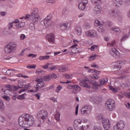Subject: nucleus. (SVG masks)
I'll use <instances>...</instances> for the list:
<instances>
[{"instance_id": "1", "label": "nucleus", "mask_w": 130, "mask_h": 130, "mask_svg": "<svg viewBox=\"0 0 130 130\" xmlns=\"http://www.w3.org/2000/svg\"><path fill=\"white\" fill-rule=\"evenodd\" d=\"M100 84H98L96 81H92L90 82L89 80H83L80 83V85L82 87H85V88H88L90 89L91 88V85H92V87L94 90H97L99 87H101L102 85H104L106 83V80H101Z\"/></svg>"}, {"instance_id": "2", "label": "nucleus", "mask_w": 130, "mask_h": 130, "mask_svg": "<svg viewBox=\"0 0 130 130\" xmlns=\"http://www.w3.org/2000/svg\"><path fill=\"white\" fill-rule=\"evenodd\" d=\"M17 48V44L14 43H10L5 48V51L7 54H11L15 52Z\"/></svg>"}, {"instance_id": "3", "label": "nucleus", "mask_w": 130, "mask_h": 130, "mask_svg": "<svg viewBox=\"0 0 130 130\" xmlns=\"http://www.w3.org/2000/svg\"><path fill=\"white\" fill-rule=\"evenodd\" d=\"M29 119H30V115L28 114H26L24 115V116H21L18 119L19 125L22 127H25V126H24L25 121L27 122V121H29Z\"/></svg>"}, {"instance_id": "4", "label": "nucleus", "mask_w": 130, "mask_h": 130, "mask_svg": "<svg viewBox=\"0 0 130 130\" xmlns=\"http://www.w3.org/2000/svg\"><path fill=\"white\" fill-rule=\"evenodd\" d=\"M37 117L39 119H42V120H45L47 117H48V112L44 110H40L37 113Z\"/></svg>"}, {"instance_id": "5", "label": "nucleus", "mask_w": 130, "mask_h": 130, "mask_svg": "<svg viewBox=\"0 0 130 130\" xmlns=\"http://www.w3.org/2000/svg\"><path fill=\"white\" fill-rule=\"evenodd\" d=\"M81 115H90L92 111V107L89 105H86L81 109Z\"/></svg>"}, {"instance_id": "6", "label": "nucleus", "mask_w": 130, "mask_h": 130, "mask_svg": "<svg viewBox=\"0 0 130 130\" xmlns=\"http://www.w3.org/2000/svg\"><path fill=\"white\" fill-rule=\"evenodd\" d=\"M106 107L109 111H112L115 108V101L112 99H109L106 102Z\"/></svg>"}, {"instance_id": "7", "label": "nucleus", "mask_w": 130, "mask_h": 130, "mask_svg": "<svg viewBox=\"0 0 130 130\" xmlns=\"http://www.w3.org/2000/svg\"><path fill=\"white\" fill-rule=\"evenodd\" d=\"M31 22L32 23H36L38 22L40 16H39V13L38 11V9L36 8L31 13Z\"/></svg>"}, {"instance_id": "8", "label": "nucleus", "mask_w": 130, "mask_h": 130, "mask_svg": "<svg viewBox=\"0 0 130 130\" xmlns=\"http://www.w3.org/2000/svg\"><path fill=\"white\" fill-rule=\"evenodd\" d=\"M124 127H125V122L123 120H120L117 122L113 128L114 130H123Z\"/></svg>"}, {"instance_id": "9", "label": "nucleus", "mask_w": 130, "mask_h": 130, "mask_svg": "<svg viewBox=\"0 0 130 130\" xmlns=\"http://www.w3.org/2000/svg\"><path fill=\"white\" fill-rule=\"evenodd\" d=\"M110 54L112 56L115 57V58H119L120 57V53L115 48H112L110 51Z\"/></svg>"}, {"instance_id": "10", "label": "nucleus", "mask_w": 130, "mask_h": 130, "mask_svg": "<svg viewBox=\"0 0 130 130\" xmlns=\"http://www.w3.org/2000/svg\"><path fill=\"white\" fill-rule=\"evenodd\" d=\"M102 123L104 128L105 130H108L110 128V121L109 119L104 118L102 120Z\"/></svg>"}, {"instance_id": "11", "label": "nucleus", "mask_w": 130, "mask_h": 130, "mask_svg": "<svg viewBox=\"0 0 130 130\" xmlns=\"http://www.w3.org/2000/svg\"><path fill=\"white\" fill-rule=\"evenodd\" d=\"M95 26H97L98 25L99 26H101L100 27L98 28V31L100 32H103L105 30L104 28H103V27H102L103 25H104V22L103 21H100L98 20H96L95 21Z\"/></svg>"}, {"instance_id": "12", "label": "nucleus", "mask_w": 130, "mask_h": 130, "mask_svg": "<svg viewBox=\"0 0 130 130\" xmlns=\"http://www.w3.org/2000/svg\"><path fill=\"white\" fill-rule=\"evenodd\" d=\"M97 33L95 31V30L91 29L90 30H88L85 32V35L88 37H90L91 38H94L96 37Z\"/></svg>"}, {"instance_id": "13", "label": "nucleus", "mask_w": 130, "mask_h": 130, "mask_svg": "<svg viewBox=\"0 0 130 130\" xmlns=\"http://www.w3.org/2000/svg\"><path fill=\"white\" fill-rule=\"evenodd\" d=\"M91 101H92L94 104H100L102 102V99L98 96L93 97L91 98Z\"/></svg>"}, {"instance_id": "14", "label": "nucleus", "mask_w": 130, "mask_h": 130, "mask_svg": "<svg viewBox=\"0 0 130 130\" xmlns=\"http://www.w3.org/2000/svg\"><path fill=\"white\" fill-rule=\"evenodd\" d=\"M113 3L116 8H120L121 6L123 5V1L122 0H113Z\"/></svg>"}, {"instance_id": "15", "label": "nucleus", "mask_w": 130, "mask_h": 130, "mask_svg": "<svg viewBox=\"0 0 130 130\" xmlns=\"http://www.w3.org/2000/svg\"><path fill=\"white\" fill-rule=\"evenodd\" d=\"M46 38L49 42H51L52 43L54 42V35L53 34H50L47 35Z\"/></svg>"}, {"instance_id": "16", "label": "nucleus", "mask_w": 130, "mask_h": 130, "mask_svg": "<svg viewBox=\"0 0 130 130\" xmlns=\"http://www.w3.org/2000/svg\"><path fill=\"white\" fill-rule=\"evenodd\" d=\"M70 23L69 22H66L60 24V29L61 30H66L70 27Z\"/></svg>"}, {"instance_id": "17", "label": "nucleus", "mask_w": 130, "mask_h": 130, "mask_svg": "<svg viewBox=\"0 0 130 130\" xmlns=\"http://www.w3.org/2000/svg\"><path fill=\"white\" fill-rule=\"evenodd\" d=\"M88 127H89L88 125H86V126L82 125L80 127H79V126H77L76 124L74 125V128L75 130H86L88 128Z\"/></svg>"}, {"instance_id": "18", "label": "nucleus", "mask_w": 130, "mask_h": 130, "mask_svg": "<svg viewBox=\"0 0 130 130\" xmlns=\"http://www.w3.org/2000/svg\"><path fill=\"white\" fill-rule=\"evenodd\" d=\"M101 12V6L100 5H96L93 9V13L97 15L98 14H100Z\"/></svg>"}, {"instance_id": "19", "label": "nucleus", "mask_w": 130, "mask_h": 130, "mask_svg": "<svg viewBox=\"0 0 130 130\" xmlns=\"http://www.w3.org/2000/svg\"><path fill=\"white\" fill-rule=\"evenodd\" d=\"M41 23L42 25H44V26L47 28V27H49V26H50V23H51V22L44 19Z\"/></svg>"}, {"instance_id": "20", "label": "nucleus", "mask_w": 130, "mask_h": 130, "mask_svg": "<svg viewBox=\"0 0 130 130\" xmlns=\"http://www.w3.org/2000/svg\"><path fill=\"white\" fill-rule=\"evenodd\" d=\"M44 87V82H40L38 83L36 86L35 87V89L36 91H38L39 89H41V88H43Z\"/></svg>"}, {"instance_id": "21", "label": "nucleus", "mask_w": 130, "mask_h": 130, "mask_svg": "<svg viewBox=\"0 0 130 130\" xmlns=\"http://www.w3.org/2000/svg\"><path fill=\"white\" fill-rule=\"evenodd\" d=\"M76 46H78V44H75L72 46H71L69 49V51H71L72 53H76L75 50L78 49V48H76Z\"/></svg>"}, {"instance_id": "22", "label": "nucleus", "mask_w": 130, "mask_h": 130, "mask_svg": "<svg viewBox=\"0 0 130 130\" xmlns=\"http://www.w3.org/2000/svg\"><path fill=\"white\" fill-rule=\"evenodd\" d=\"M6 75L8 76H11L12 74L13 75H15L16 74V70L13 69V70H8L6 72Z\"/></svg>"}, {"instance_id": "23", "label": "nucleus", "mask_w": 130, "mask_h": 130, "mask_svg": "<svg viewBox=\"0 0 130 130\" xmlns=\"http://www.w3.org/2000/svg\"><path fill=\"white\" fill-rule=\"evenodd\" d=\"M75 31L76 34L78 36H80V35L82 34V28L81 27V26H78L77 27H76L75 29Z\"/></svg>"}, {"instance_id": "24", "label": "nucleus", "mask_w": 130, "mask_h": 130, "mask_svg": "<svg viewBox=\"0 0 130 130\" xmlns=\"http://www.w3.org/2000/svg\"><path fill=\"white\" fill-rule=\"evenodd\" d=\"M100 73L101 72L100 71H96L95 74L92 75V76H91L92 79H93L94 80H98V79L99 78L98 75H99Z\"/></svg>"}, {"instance_id": "25", "label": "nucleus", "mask_w": 130, "mask_h": 130, "mask_svg": "<svg viewBox=\"0 0 130 130\" xmlns=\"http://www.w3.org/2000/svg\"><path fill=\"white\" fill-rule=\"evenodd\" d=\"M78 7L80 11H83V10H85V9H86V5L80 2L79 4Z\"/></svg>"}, {"instance_id": "26", "label": "nucleus", "mask_w": 130, "mask_h": 130, "mask_svg": "<svg viewBox=\"0 0 130 130\" xmlns=\"http://www.w3.org/2000/svg\"><path fill=\"white\" fill-rule=\"evenodd\" d=\"M54 116L57 121H59V120H60V113L59 112H56V114H55Z\"/></svg>"}, {"instance_id": "27", "label": "nucleus", "mask_w": 130, "mask_h": 130, "mask_svg": "<svg viewBox=\"0 0 130 130\" xmlns=\"http://www.w3.org/2000/svg\"><path fill=\"white\" fill-rule=\"evenodd\" d=\"M49 58H50V56L49 55H48V56H40L39 57V59H40V60H44V59L45 60H47V59H49Z\"/></svg>"}, {"instance_id": "28", "label": "nucleus", "mask_w": 130, "mask_h": 130, "mask_svg": "<svg viewBox=\"0 0 130 130\" xmlns=\"http://www.w3.org/2000/svg\"><path fill=\"white\" fill-rule=\"evenodd\" d=\"M69 70V68L68 67H61L59 69V72L60 73H64L67 72Z\"/></svg>"}, {"instance_id": "29", "label": "nucleus", "mask_w": 130, "mask_h": 130, "mask_svg": "<svg viewBox=\"0 0 130 130\" xmlns=\"http://www.w3.org/2000/svg\"><path fill=\"white\" fill-rule=\"evenodd\" d=\"M27 94L26 93H23L21 95H20L19 96H17V99H19V100H24V99H26L25 98V96H26Z\"/></svg>"}, {"instance_id": "30", "label": "nucleus", "mask_w": 130, "mask_h": 130, "mask_svg": "<svg viewBox=\"0 0 130 130\" xmlns=\"http://www.w3.org/2000/svg\"><path fill=\"white\" fill-rule=\"evenodd\" d=\"M25 20H28V21H31L32 22V16L31 15L26 14L24 16Z\"/></svg>"}, {"instance_id": "31", "label": "nucleus", "mask_w": 130, "mask_h": 130, "mask_svg": "<svg viewBox=\"0 0 130 130\" xmlns=\"http://www.w3.org/2000/svg\"><path fill=\"white\" fill-rule=\"evenodd\" d=\"M35 123V121L34 120L29 119L28 121H27V124L29 125V126H32L33 124Z\"/></svg>"}, {"instance_id": "32", "label": "nucleus", "mask_w": 130, "mask_h": 130, "mask_svg": "<svg viewBox=\"0 0 130 130\" xmlns=\"http://www.w3.org/2000/svg\"><path fill=\"white\" fill-rule=\"evenodd\" d=\"M111 30L112 31H114L115 32H116L117 33H120V29L118 27L116 28H111Z\"/></svg>"}, {"instance_id": "33", "label": "nucleus", "mask_w": 130, "mask_h": 130, "mask_svg": "<svg viewBox=\"0 0 130 130\" xmlns=\"http://www.w3.org/2000/svg\"><path fill=\"white\" fill-rule=\"evenodd\" d=\"M118 19L120 22H121V20H122V18H123V15L121 14V13H120L117 15Z\"/></svg>"}, {"instance_id": "34", "label": "nucleus", "mask_w": 130, "mask_h": 130, "mask_svg": "<svg viewBox=\"0 0 130 130\" xmlns=\"http://www.w3.org/2000/svg\"><path fill=\"white\" fill-rule=\"evenodd\" d=\"M110 89L113 92V93H117L118 89L117 88H114L113 86H110Z\"/></svg>"}, {"instance_id": "35", "label": "nucleus", "mask_w": 130, "mask_h": 130, "mask_svg": "<svg viewBox=\"0 0 130 130\" xmlns=\"http://www.w3.org/2000/svg\"><path fill=\"white\" fill-rule=\"evenodd\" d=\"M109 15L111 17H115V11L114 10H110L109 12Z\"/></svg>"}, {"instance_id": "36", "label": "nucleus", "mask_w": 130, "mask_h": 130, "mask_svg": "<svg viewBox=\"0 0 130 130\" xmlns=\"http://www.w3.org/2000/svg\"><path fill=\"white\" fill-rule=\"evenodd\" d=\"M29 29L30 30H31V31H34L35 30V25H34V23H30L29 24Z\"/></svg>"}, {"instance_id": "37", "label": "nucleus", "mask_w": 130, "mask_h": 130, "mask_svg": "<svg viewBox=\"0 0 130 130\" xmlns=\"http://www.w3.org/2000/svg\"><path fill=\"white\" fill-rule=\"evenodd\" d=\"M51 79L50 76L48 75V76H45L44 78V81L46 82H48Z\"/></svg>"}, {"instance_id": "38", "label": "nucleus", "mask_w": 130, "mask_h": 130, "mask_svg": "<svg viewBox=\"0 0 130 130\" xmlns=\"http://www.w3.org/2000/svg\"><path fill=\"white\" fill-rule=\"evenodd\" d=\"M91 3L94 5L101 3V0H91Z\"/></svg>"}, {"instance_id": "39", "label": "nucleus", "mask_w": 130, "mask_h": 130, "mask_svg": "<svg viewBox=\"0 0 130 130\" xmlns=\"http://www.w3.org/2000/svg\"><path fill=\"white\" fill-rule=\"evenodd\" d=\"M83 27L84 29H89V28H91V25L89 24V23H85Z\"/></svg>"}, {"instance_id": "40", "label": "nucleus", "mask_w": 130, "mask_h": 130, "mask_svg": "<svg viewBox=\"0 0 130 130\" xmlns=\"http://www.w3.org/2000/svg\"><path fill=\"white\" fill-rule=\"evenodd\" d=\"M115 45V41H113L112 43H108V47H112V46H114Z\"/></svg>"}, {"instance_id": "41", "label": "nucleus", "mask_w": 130, "mask_h": 130, "mask_svg": "<svg viewBox=\"0 0 130 130\" xmlns=\"http://www.w3.org/2000/svg\"><path fill=\"white\" fill-rule=\"evenodd\" d=\"M49 69L51 71H55V70H57V67L55 66H49Z\"/></svg>"}, {"instance_id": "42", "label": "nucleus", "mask_w": 130, "mask_h": 130, "mask_svg": "<svg viewBox=\"0 0 130 130\" xmlns=\"http://www.w3.org/2000/svg\"><path fill=\"white\" fill-rule=\"evenodd\" d=\"M25 85L23 84V83L21 82L18 84V88L19 89H24Z\"/></svg>"}, {"instance_id": "43", "label": "nucleus", "mask_w": 130, "mask_h": 130, "mask_svg": "<svg viewBox=\"0 0 130 130\" xmlns=\"http://www.w3.org/2000/svg\"><path fill=\"white\" fill-rule=\"evenodd\" d=\"M127 38H128V36H127V35H124L122 36V37L121 39V41H124L125 40H126V39H127Z\"/></svg>"}, {"instance_id": "44", "label": "nucleus", "mask_w": 130, "mask_h": 130, "mask_svg": "<svg viewBox=\"0 0 130 130\" xmlns=\"http://www.w3.org/2000/svg\"><path fill=\"white\" fill-rule=\"evenodd\" d=\"M52 63H48L47 64H46L45 66H43V68L45 69H49V67H50V66H52Z\"/></svg>"}, {"instance_id": "45", "label": "nucleus", "mask_w": 130, "mask_h": 130, "mask_svg": "<svg viewBox=\"0 0 130 130\" xmlns=\"http://www.w3.org/2000/svg\"><path fill=\"white\" fill-rule=\"evenodd\" d=\"M95 48H98V46L96 45H92L89 49H90V50H92V51H94V50Z\"/></svg>"}, {"instance_id": "46", "label": "nucleus", "mask_w": 130, "mask_h": 130, "mask_svg": "<svg viewBox=\"0 0 130 130\" xmlns=\"http://www.w3.org/2000/svg\"><path fill=\"white\" fill-rule=\"evenodd\" d=\"M96 58V55L94 54L91 55L89 58V60L91 61V60H94V59H95Z\"/></svg>"}, {"instance_id": "47", "label": "nucleus", "mask_w": 130, "mask_h": 130, "mask_svg": "<svg viewBox=\"0 0 130 130\" xmlns=\"http://www.w3.org/2000/svg\"><path fill=\"white\" fill-rule=\"evenodd\" d=\"M3 99H5V100H6V101H10L11 100V98L9 96L5 95L2 97Z\"/></svg>"}, {"instance_id": "48", "label": "nucleus", "mask_w": 130, "mask_h": 130, "mask_svg": "<svg viewBox=\"0 0 130 130\" xmlns=\"http://www.w3.org/2000/svg\"><path fill=\"white\" fill-rule=\"evenodd\" d=\"M61 89H62L61 86H60V85H58L57 86L56 89L55 90L56 93H59V91H60Z\"/></svg>"}, {"instance_id": "49", "label": "nucleus", "mask_w": 130, "mask_h": 130, "mask_svg": "<svg viewBox=\"0 0 130 130\" xmlns=\"http://www.w3.org/2000/svg\"><path fill=\"white\" fill-rule=\"evenodd\" d=\"M30 87H31V85L30 84H27L24 85V89H25V91H27V90H28V89H29Z\"/></svg>"}, {"instance_id": "50", "label": "nucleus", "mask_w": 130, "mask_h": 130, "mask_svg": "<svg viewBox=\"0 0 130 130\" xmlns=\"http://www.w3.org/2000/svg\"><path fill=\"white\" fill-rule=\"evenodd\" d=\"M26 38V36L24 34H21L20 36V40H24Z\"/></svg>"}, {"instance_id": "51", "label": "nucleus", "mask_w": 130, "mask_h": 130, "mask_svg": "<svg viewBox=\"0 0 130 130\" xmlns=\"http://www.w3.org/2000/svg\"><path fill=\"white\" fill-rule=\"evenodd\" d=\"M20 28H21V26H20V24H17L15 25V29L17 31H18V30H19V29H20Z\"/></svg>"}, {"instance_id": "52", "label": "nucleus", "mask_w": 130, "mask_h": 130, "mask_svg": "<svg viewBox=\"0 0 130 130\" xmlns=\"http://www.w3.org/2000/svg\"><path fill=\"white\" fill-rule=\"evenodd\" d=\"M36 82H37L38 83H43V79H42V78L37 79L36 80Z\"/></svg>"}, {"instance_id": "53", "label": "nucleus", "mask_w": 130, "mask_h": 130, "mask_svg": "<svg viewBox=\"0 0 130 130\" xmlns=\"http://www.w3.org/2000/svg\"><path fill=\"white\" fill-rule=\"evenodd\" d=\"M79 110V105H76L75 110V115H78V111Z\"/></svg>"}, {"instance_id": "54", "label": "nucleus", "mask_w": 130, "mask_h": 130, "mask_svg": "<svg viewBox=\"0 0 130 130\" xmlns=\"http://www.w3.org/2000/svg\"><path fill=\"white\" fill-rule=\"evenodd\" d=\"M13 22H10L8 25V27H9V29H12V28H13Z\"/></svg>"}, {"instance_id": "55", "label": "nucleus", "mask_w": 130, "mask_h": 130, "mask_svg": "<svg viewBox=\"0 0 130 130\" xmlns=\"http://www.w3.org/2000/svg\"><path fill=\"white\" fill-rule=\"evenodd\" d=\"M127 76L125 75L122 76L121 77L117 78V79H120V80H124V79L126 78Z\"/></svg>"}, {"instance_id": "56", "label": "nucleus", "mask_w": 130, "mask_h": 130, "mask_svg": "<svg viewBox=\"0 0 130 130\" xmlns=\"http://www.w3.org/2000/svg\"><path fill=\"white\" fill-rule=\"evenodd\" d=\"M125 96L126 97H127V98H128L129 99H130V90H129V91L128 92H125Z\"/></svg>"}, {"instance_id": "57", "label": "nucleus", "mask_w": 130, "mask_h": 130, "mask_svg": "<svg viewBox=\"0 0 130 130\" xmlns=\"http://www.w3.org/2000/svg\"><path fill=\"white\" fill-rule=\"evenodd\" d=\"M27 69H36V65L27 66Z\"/></svg>"}, {"instance_id": "58", "label": "nucleus", "mask_w": 130, "mask_h": 130, "mask_svg": "<svg viewBox=\"0 0 130 130\" xmlns=\"http://www.w3.org/2000/svg\"><path fill=\"white\" fill-rule=\"evenodd\" d=\"M4 106V102L0 100V109H2V108H3Z\"/></svg>"}, {"instance_id": "59", "label": "nucleus", "mask_w": 130, "mask_h": 130, "mask_svg": "<svg viewBox=\"0 0 130 130\" xmlns=\"http://www.w3.org/2000/svg\"><path fill=\"white\" fill-rule=\"evenodd\" d=\"M56 78H57V76H56V75L55 74H51V79H56Z\"/></svg>"}, {"instance_id": "60", "label": "nucleus", "mask_w": 130, "mask_h": 130, "mask_svg": "<svg viewBox=\"0 0 130 130\" xmlns=\"http://www.w3.org/2000/svg\"><path fill=\"white\" fill-rule=\"evenodd\" d=\"M103 128L102 127L99 126V127H96V126H94V129L95 130H102Z\"/></svg>"}, {"instance_id": "61", "label": "nucleus", "mask_w": 130, "mask_h": 130, "mask_svg": "<svg viewBox=\"0 0 130 130\" xmlns=\"http://www.w3.org/2000/svg\"><path fill=\"white\" fill-rule=\"evenodd\" d=\"M114 69L115 71H119V70H120V68H119V66H114Z\"/></svg>"}, {"instance_id": "62", "label": "nucleus", "mask_w": 130, "mask_h": 130, "mask_svg": "<svg viewBox=\"0 0 130 130\" xmlns=\"http://www.w3.org/2000/svg\"><path fill=\"white\" fill-rule=\"evenodd\" d=\"M91 67H92V68H95L96 69L100 68V67H99V66H97V64H96L95 63H93L92 64H91Z\"/></svg>"}, {"instance_id": "63", "label": "nucleus", "mask_w": 130, "mask_h": 130, "mask_svg": "<svg viewBox=\"0 0 130 130\" xmlns=\"http://www.w3.org/2000/svg\"><path fill=\"white\" fill-rule=\"evenodd\" d=\"M80 3H81V4H83V5H85L86 6V5L88 4V0H82V1Z\"/></svg>"}, {"instance_id": "64", "label": "nucleus", "mask_w": 130, "mask_h": 130, "mask_svg": "<svg viewBox=\"0 0 130 130\" xmlns=\"http://www.w3.org/2000/svg\"><path fill=\"white\" fill-rule=\"evenodd\" d=\"M21 28H23L25 26V22H21L19 24Z\"/></svg>"}]
</instances>
